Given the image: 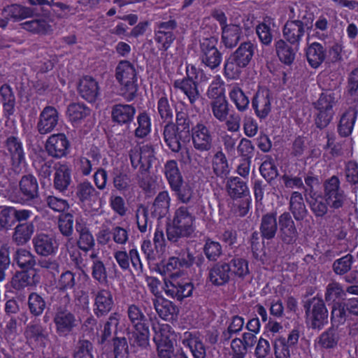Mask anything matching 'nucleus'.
Wrapping results in <instances>:
<instances>
[{"instance_id":"20","label":"nucleus","mask_w":358,"mask_h":358,"mask_svg":"<svg viewBox=\"0 0 358 358\" xmlns=\"http://www.w3.org/2000/svg\"><path fill=\"white\" fill-rule=\"evenodd\" d=\"M53 169V187L59 192H64L71 183V171L66 164L57 163Z\"/></svg>"},{"instance_id":"11","label":"nucleus","mask_w":358,"mask_h":358,"mask_svg":"<svg viewBox=\"0 0 358 358\" xmlns=\"http://www.w3.org/2000/svg\"><path fill=\"white\" fill-rule=\"evenodd\" d=\"M35 252L41 257H52L56 255L59 245L56 238L50 234L40 233L32 239Z\"/></svg>"},{"instance_id":"45","label":"nucleus","mask_w":358,"mask_h":358,"mask_svg":"<svg viewBox=\"0 0 358 358\" xmlns=\"http://www.w3.org/2000/svg\"><path fill=\"white\" fill-rule=\"evenodd\" d=\"M311 212L315 217H323L328 213L329 203L320 194H315L306 198Z\"/></svg>"},{"instance_id":"18","label":"nucleus","mask_w":358,"mask_h":358,"mask_svg":"<svg viewBox=\"0 0 358 358\" xmlns=\"http://www.w3.org/2000/svg\"><path fill=\"white\" fill-rule=\"evenodd\" d=\"M231 277L229 264L224 259L215 263L209 269L208 279L215 286L225 285Z\"/></svg>"},{"instance_id":"22","label":"nucleus","mask_w":358,"mask_h":358,"mask_svg":"<svg viewBox=\"0 0 358 358\" xmlns=\"http://www.w3.org/2000/svg\"><path fill=\"white\" fill-rule=\"evenodd\" d=\"M221 31V43L228 50L236 47L243 37L242 27L237 24H229Z\"/></svg>"},{"instance_id":"16","label":"nucleus","mask_w":358,"mask_h":358,"mask_svg":"<svg viewBox=\"0 0 358 358\" xmlns=\"http://www.w3.org/2000/svg\"><path fill=\"white\" fill-rule=\"evenodd\" d=\"M78 91L79 95L88 101H96L100 94V87L98 81L90 76H85L80 79Z\"/></svg>"},{"instance_id":"4","label":"nucleus","mask_w":358,"mask_h":358,"mask_svg":"<svg viewBox=\"0 0 358 358\" xmlns=\"http://www.w3.org/2000/svg\"><path fill=\"white\" fill-rule=\"evenodd\" d=\"M306 320L313 329L320 330L328 322V310L324 300L314 296L303 301Z\"/></svg>"},{"instance_id":"55","label":"nucleus","mask_w":358,"mask_h":358,"mask_svg":"<svg viewBox=\"0 0 358 358\" xmlns=\"http://www.w3.org/2000/svg\"><path fill=\"white\" fill-rule=\"evenodd\" d=\"M90 109L83 103H72L67 108V115L71 122L78 123L90 115Z\"/></svg>"},{"instance_id":"64","label":"nucleus","mask_w":358,"mask_h":358,"mask_svg":"<svg viewBox=\"0 0 358 358\" xmlns=\"http://www.w3.org/2000/svg\"><path fill=\"white\" fill-rule=\"evenodd\" d=\"M244 68V66L229 55L224 62V75L228 79H238Z\"/></svg>"},{"instance_id":"27","label":"nucleus","mask_w":358,"mask_h":358,"mask_svg":"<svg viewBox=\"0 0 358 358\" xmlns=\"http://www.w3.org/2000/svg\"><path fill=\"white\" fill-rule=\"evenodd\" d=\"M289 210L290 215L299 222L303 221L308 215V211L306 206L301 193L293 192L290 195L289 201Z\"/></svg>"},{"instance_id":"44","label":"nucleus","mask_w":358,"mask_h":358,"mask_svg":"<svg viewBox=\"0 0 358 358\" xmlns=\"http://www.w3.org/2000/svg\"><path fill=\"white\" fill-rule=\"evenodd\" d=\"M226 262H228L230 266V272L232 276H236L243 278L249 273L248 261L243 258L237 256L224 258Z\"/></svg>"},{"instance_id":"17","label":"nucleus","mask_w":358,"mask_h":358,"mask_svg":"<svg viewBox=\"0 0 358 358\" xmlns=\"http://www.w3.org/2000/svg\"><path fill=\"white\" fill-rule=\"evenodd\" d=\"M59 121V113L53 106H46L39 115L37 123V130L41 134L50 133L57 125Z\"/></svg>"},{"instance_id":"49","label":"nucleus","mask_w":358,"mask_h":358,"mask_svg":"<svg viewBox=\"0 0 358 358\" xmlns=\"http://www.w3.org/2000/svg\"><path fill=\"white\" fill-rule=\"evenodd\" d=\"M148 150L150 152L152 160L154 158L153 150L148 145L143 146L141 148H134L130 150L129 152V159L131 165L134 169H136L138 166L140 167L142 164L146 163V159L148 155H149Z\"/></svg>"},{"instance_id":"57","label":"nucleus","mask_w":358,"mask_h":358,"mask_svg":"<svg viewBox=\"0 0 358 358\" xmlns=\"http://www.w3.org/2000/svg\"><path fill=\"white\" fill-rule=\"evenodd\" d=\"M171 189L175 193L177 200L182 203H189L194 199L193 187L184 181L181 182V185H178Z\"/></svg>"},{"instance_id":"37","label":"nucleus","mask_w":358,"mask_h":358,"mask_svg":"<svg viewBox=\"0 0 358 358\" xmlns=\"http://www.w3.org/2000/svg\"><path fill=\"white\" fill-rule=\"evenodd\" d=\"M255 53V45L250 41L243 42L238 48L230 54L234 59L245 67L251 62Z\"/></svg>"},{"instance_id":"39","label":"nucleus","mask_w":358,"mask_h":358,"mask_svg":"<svg viewBox=\"0 0 358 358\" xmlns=\"http://www.w3.org/2000/svg\"><path fill=\"white\" fill-rule=\"evenodd\" d=\"M173 87L180 90L188 97L191 104H194L199 98V93L196 87V84L192 77L188 75L187 78L182 80H176L173 83Z\"/></svg>"},{"instance_id":"9","label":"nucleus","mask_w":358,"mask_h":358,"mask_svg":"<svg viewBox=\"0 0 358 358\" xmlns=\"http://www.w3.org/2000/svg\"><path fill=\"white\" fill-rule=\"evenodd\" d=\"M20 202L23 204L36 203L40 199L39 186L32 174L24 175L19 181Z\"/></svg>"},{"instance_id":"35","label":"nucleus","mask_w":358,"mask_h":358,"mask_svg":"<svg viewBox=\"0 0 358 358\" xmlns=\"http://www.w3.org/2000/svg\"><path fill=\"white\" fill-rule=\"evenodd\" d=\"M76 194L82 203L91 204L97 200L99 193L90 182L85 180L77 185Z\"/></svg>"},{"instance_id":"19","label":"nucleus","mask_w":358,"mask_h":358,"mask_svg":"<svg viewBox=\"0 0 358 358\" xmlns=\"http://www.w3.org/2000/svg\"><path fill=\"white\" fill-rule=\"evenodd\" d=\"M272 97L268 90H259L252 99V106L257 116L264 119L271 112Z\"/></svg>"},{"instance_id":"60","label":"nucleus","mask_w":358,"mask_h":358,"mask_svg":"<svg viewBox=\"0 0 358 358\" xmlns=\"http://www.w3.org/2000/svg\"><path fill=\"white\" fill-rule=\"evenodd\" d=\"M15 259L17 266L22 269H31L36 265V257L29 250L23 248L17 250Z\"/></svg>"},{"instance_id":"48","label":"nucleus","mask_w":358,"mask_h":358,"mask_svg":"<svg viewBox=\"0 0 358 358\" xmlns=\"http://www.w3.org/2000/svg\"><path fill=\"white\" fill-rule=\"evenodd\" d=\"M127 313L129 320L135 329H143V327L148 326L147 317L137 305L129 306Z\"/></svg>"},{"instance_id":"34","label":"nucleus","mask_w":358,"mask_h":358,"mask_svg":"<svg viewBox=\"0 0 358 358\" xmlns=\"http://www.w3.org/2000/svg\"><path fill=\"white\" fill-rule=\"evenodd\" d=\"M213 173L217 178L225 179L230 173L228 160L222 150L217 151L212 158Z\"/></svg>"},{"instance_id":"47","label":"nucleus","mask_w":358,"mask_h":358,"mask_svg":"<svg viewBox=\"0 0 358 358\" xmlns=\"http://www.w3.org/2000/svg\"><path fill=\"white\" fill-rule=\"evenodd\" d=\"M229 96L239 112H245L248 108L250 103L249 97L238 85H234L231 87Z\"/></svg>"},{"instance_id":"36","label":"nucleus","mask_w":358,"mask_h":358,"mask_svg":"<svg viewBox=\"0 0 358 358\" xmlns=\"http://www.w3.org/2000/svg\"><path fill=\"white\" fill-rule=\"evenodd\" d=\"M0 96L5 115H13L15 113L16 100L12 87L8 84L2 85L0 87Z\"/></svg>"},{"instance_id":"23","label":"nucleus","mask_w":358,"mask_h":358,"mask_svg":"<svg viewBox=\"0 0 358 358\" xmlns=\"http://www.w3.org/2000/svg\"><path fill=\"white\" fill-rule=\"evenodd\" d=\"M135 114L136 108L132 105L118 103L112 107V120L120 125L130 124L133 121Z\"/></svg>"},{"instance_id":"30","label":"nucleus","mask_w":358,"mask_h":358,"mask_svg":"<svg viewBox=\"0 0 358 358\" xmlns=\"http://www.w3.org/2000/svg\"><path fill=\"white\" fill-rule=\"evenodd\" d=\"M24 337L29 343H40L45 346V341L48 338V332L40 323L29 324L24 329Z\"/></svg>"},{"instance_id":"7","label":"nucleus","mask_w":358,"mask_h":358,"mask_svg":"<svg viewBox=\"0 0 358 358\" xmlns=\"http://www.w3.org/2000/svg\"><path fill=\"white\" fill-rule=\"evenodd\" d=\"M306 15L301 19H289L283 26L282 35L284 40L287 41L291 45L299 47L306 35V30L310 28L308 24L305 22Z\"/></svg>"},{"instance_id":"10","label":"nucleus","mask_w":358,"mask_h":358,"mask_svg":"<svg viewBox=\"0 0 358 358\" xmlns=\"http://www.w3.org/2000/svg\"><path fill=\"white\" fill-rule=\"evenodd\" d=\"M279 232L278 237L285 245H294L299 238V231L289 212H284L278 217Z\"/></svg>"},{"instance_id":"54","label":"nucleus","mask_w":358,"mask_h":358,"mask_svg":"<svg viewBox=\"0 0 358 358\" xmlns=\"http://www.w3.org/2000/svg\"><path fill=\"white\" fill-rule=\"evenodd\" d=\"M137 77L134 66L127 60L120 61L115 68V78L117 81L132 80Z\"/></svg>"},{"instance_id":"41","label":"nucleus","mask_w":358,"mask_h":358,"mask_svg":"<svg viewBox=\"0 0 358 358\" xmlns=\"http://www.w3.org/2000/svg\"><path fill=\"white\" fill-rule=\"evenodd\" d=\"M306 57L313 68H317L326 57V50L319 43H313L306 50Z\"/></svg>"},{"instance_id":"33","label":"nucleus","mask_w":358,"mask_h":358,"mask_svg":"<svg viewBox=\"0 0 358 358\" xmlns=\"http://www.w3.org/2000/svg\"><path fill=\"white\" fill-rule=\"evenodd\" d=\"M340 340V331L336 327L331 326L319 336L317 342L321 348L331 350L338 346Z\"/></svg>"},{"instance_id":"50","label":"nucleus","mask_w":358,"mask_h":358,"mask_svg":"<svg viewBox=\"0 0 358 358\" xmlns=\"http://www.w3.org/2000/svg\"><path fill=\"white\" fill-rule=\"evenodd\" d=\"M137 81V77L132 80L127 79L118 81L120 84V95L128 102L133 101L138 96L139 87Z\"/></svg>"},{"instance_id":"26","label":"nucleus","mask_w":358,"mask_h":358,"mask_svg":"<svg viewBox=\"0 0 358 358\" xmlns=\"http://www.w3.org/2000/svg\"><path fill=\"white\" fill-rule=\"evenodd\" d=\"M153 341L157 346V355L152 358H171L174 352L172 341L160 330L155 332Z\"/></svg>"},{"instance_id":"53","label":"nucleus","mask_w":358,"mask_h":358,"mask_svg":"<svg viewBox=\"0 0 358 358\" xmlns=\"http://www.w3.org/2000/svg\"><path fill=\"white\" fill-rule=\"evenodd\" d=\"M348 316L350 315L341 301L332 304L330 315L331 327L338 329L340 325L345 324Z\"/></svg>"},{"instance_id":"1","label":"nucleus","mask_w":358,"mask_h":358,"mask_svg":"<svg viewBox=\"0 0 358 358\" xmlns=\"http://www.w3.org/2000/svg\"><path fill=\"white\" fill-rule=\"evenodd\" d=\"M192 127L188 114L183 111L177 112L176 122L171 120L163 127L162 136L166 145L173 152H179L182 144L189 141Z\"/></svg>"},{"instance_id":"25","label":"nucleus","mask_w":358,"mask_h":358,"mask_svg":"<svg viewBox=\"0 0 358 358\" xmlns=\"http://www.w3.org/2000/svg\"><path fill=\"white\" fill-rule=\"evenodd\" d=\"M4 13H6V17H9V20L14 22H19L37 15L34 8L17 3L4 7L2 10V15Z\"/></svg>"},{"instance_id":"2","label":"nucleus","mask_w":358,"mask_h":358,"mask_svg":"<svg viewBox=\"0 0 358 358\" xmlns=\"http://www.w3.org/2000/svg\"><path fill=\"white\" fill-rule=\"evenodd\" d=\"M196 217L191 207L182 206L174 213L172 222L166 227V236L169 241L178 243L180 239L188 238L195 230Z\"/></svg>"},{"instance_id":"13","label":"nucleus","mask_w":358,"mask_h":358,"mask_svg":"<svg viewBox=\"0 0 358 358\" xmlns=\"http://www.w3.org/2000/svg\"><path fill=\"white\" fill-rule=\"evenodd\" d=\"M94 297V313L97 317L107 315L113 309L114 301L113 294L109 289H100L92 292Z\"/></svg>"},{"instance_id":"15","label":"nucleus","mask_w":358,"mask_h":358,"mask_svg":"<svg viewBox=\"0 0 358 358\" xmlns=\"http://www.w3.org/2000/svg\"><path fill=\"white\" fill-rule=\"evenodd\" d=\"M179 339L190 350L194 358H206V349L199 332L186 331L180 335Z\"/></svg>"},{"instance_id":"42","label":"nucleus","mask_w":358,"mask_h":358,"mask_svg":"<svg viewBox=\"0 0 358 358\" xmlns=\"http://www.w3.org/2000/svg\"><path fill=\"white\" fill-rule=\"evenodd\" d=\"M171 198L167 191L160 192L156 196L152 207V214L158 218L162 217L169 212Z\"/></svg>"},{"instance_id":"6","label":"nucleus","mask_w":358,"mask_h":358,"mask_svg":"<svg viewBox=\"0 0 358 358\" xmlns=\"http://www.w3.org/2000/svg\"><path fill=\"white\" fill-rule=\"evenodd\" d=\"M193 148L200 152H208L214 148L215 133L208 122H199L192 128Z\"/></svg>"},{"instance_id":"29","label":"nucleus","mask_w":358,"mask_h":358,"mask_svg":"<svg viewBox=\"0 0 358 358\" xmlns=\"http://www.w3.org/2000/svg\"><path fill=\"white\" fill-rule=\"evenodd\" d=\"M76 230L79 234L78 246L83 251L87 252L94 246V239L86 223L81 218L76 220Z\"/></svg>"},{"instance_id":"21","label":"nucleus","mask_w":358,"mask_h":358,"mask_svg":"<svg viewBox=\"0 0 358 358\" xmlns=\"http://www.w3.org/2000/svg\"><path fill=\"white\" fill-rule=\"evenodd\" d=\"M348 106V110L342 114L337 127L338 133L341 137L351 135L358 114V106Z\"/></svg>"},{"instance_id":"24","label":"nucleus","mask_w":358,"mask_h":358,"mask_svg":"<svg viewBox=\"0 0 358 358\" xmlns=\"http://www.w3.org/2000/svg\"><path fill=\"white\" fill-rule=\"evenodd\" d=\"M154 308L159 316L168 322L176 321L179 310L178 307L171 301L165 299H153Z\"/></svg>"},{"instance_id":"32","label":"nucleus","mask_w":358,"mask_h":358,"mask_svg":"<svg viewBox=\"0 0 358 358\" xmlns=\"http://www.w3.org/2000/svg\"><path fill=\"white\" fill-rule=\"evenodd\" d=\"M34 229L35 227L32 222H25L17 224L12 235L13 242L17 245L26 244L31 239Z\"/></svg>"},{"instance_id":"38","label":"nucleus","mask_w":358,"mask_h":358,"mask_svg":"<svg viewBox=\"0 0 358 358\" xmlns=\"http://www.w3.org/2000/svg\"><path fill=\"white\" fill-rule=\"evenodd\" d=\"M345 99L348 105L358 106V68L352 71L348 77Z\"/></svg>"},{"instance_id":"14","label":"nucleus","mask_w":358,"mask_h":358,"mask_svg":"<svg viewBox=\"0 0 358 358\" xmlns=\"http://www.w3.org/2000/svg\"><path fill=\"white\" fill-rule=\"evenodd\" d=\"M70 143L64 134L51 135L47 140L45 149L49 156L60 159L66 156Z\"/></svg>"},{"instance_id":"52","label":"nucleus","mask_w":358,"mask_h":358,"mask_svg":"<svg viewBox=\"0 0 358 358\" xmlns=\"http://www.w3.org/2000/svg\"><path fill=\"white\" fill-rule=\"evenodd\" d=\"M152 165V156L149 151V155L146 159V163L142 164L139 167L138 173L136 174V178L138 183L143 189L148 191L152 187V178L150 176V169Z\"/></svg>"},{"instance_id":"40","label":"nucleus","mask_w":358,"mask_h":358,"mask_svg":"<svg viewBox=\"0 0 358 358\" xmlns=\"http://www.w3.org/2000/svg\"><path fill=\"white\" fill-rule=\"evenodd\" d=\"M226 187L229 195L233 199L244 198L249 193L246 182L238 177L229 178Z\"/></svg>"},{"instance_id":"63","label":"nucleus","mask_w":358,"mask_h":358,"mask_svg":"<svg viewBox=\"0 0 358 358\" xmlns=\"http://www.w3.org/2000/svg\"><path fill=\"white\" fill-rule=\"evenodd\" d=\"M76 222L71 213H62L58 217V229L60 233L65 237H70L73 234V224Z\"/></svg>"},{"instance_id":"3","label":"nucleus","mask_w":358,"mask_h":358,"mask_svg":"<svg viewBox=\"0 0 358 358\" xmlns=\"http://www.w3.org/2000/svg\"><path fill=\"white\" fill-rule=\"evenodd\" d=\"M55 297L61 299L59 304L54 306L53 322L56 332L59 336H66L77 327L78 320L75 315L68 309L67 305L70 301L69 296L66 294L63 296L54 294L52 300Z\"/></svg>"},{"instance_id":"59","label":"nucleus","mask_w":358,"mask_h":358,"mask_svg":"<svg viewBox=\"0 0 358 358\" xmlns=\"http://www.w3.org/2000/svg\"><path fill=\"white\" fill-rule=\"evenodd\" d=\"M338 99L334 92L327 90L320 94L318 100L314 103L317 110L334 111L333 107L337 103Z\"/></svg>"},{"instance_id":"43","label":"nucleus","mask_w":358,"mask_h":358,"mask_svg":"<svg viewBox=\"0 0 358 358\" xmlns=\"http://www.w3.org/2000/svg\"><path fill=\"white\" fill-rule=\"evenodd\" d=\"M164 171L171 189L178 185H181V182L184 181L178 164L173 159L166 162Z\"/></svg>"},{"instance_id":"31","label":"nucleus","mask_w":358,"mask_h":358,"mask_svg":"<svg viewBox=\"0 0 358 358\" xmlns=\"http://www.w3.org/2000/svg\"><path fill=\"white\" fill-rule=\"evenodd\" d=\"M275 50L280 61L289 65L294 61L299 47L291 45L284 39H278L275 43Z\"/></svg>"},{"instance_id":"56","label":"nucleus","mask_w":358,"mask_h":358,"mask_svg":"<svg viewBox=\"0 0 358 358\" xmlns=\"http://www.w3.org/2000/svg\"><path fill=\"white\" fill-rule=\"evenodd\" d=\"M113 184L114 187L120 192L127 191L131 185L130 176L122 169L118 168L113 169Z\"/></svg>"},{"instance_id":"51","label":"nucleus","mask_w":358,"mask_h":358,"mask_svg":"<svg viewBox=\"0 0 358 358\" xmlns=\"http://www.w3.org/2000/svg\"><path fill=\"white\" fill-rule=\"evenodd\" d=\"M22 29L34 34L45 35L52 31V26L43 19H36L21 23Z\"/></svg>"},{"instance_id":"12","label":"nucleus","mask_w":358,"mask_h":358,"mask_svg":"<svg viewBox=\"0 0 358 358\" xmlns=\"http://www.w3.org/2000/svg\"><path fill=\"white\" fill-rule=\"evenodd\" d=\"M163 289L167 296L181 301L192 295L194 286L189 281L172 278L171 280L165 281Z\"/></svg>"},{"instance_id":"28","label":"nucleus","mask_w":358,"mask_h":358,"mask_svg":"<svg viewBox=\"0 0 358 358\" xmlns=\"http://www.w3.org/2000/svg\"><path fill=\"white\" fill-rule=\"evenodd\" d=\"M276 213H268L262 215L259 226L260 234L262 238L271 240L275 238L278 229Z\"/></svg>"},{"instance_id":"8","label":"nucleus","mask_w":358,"mask_h":358,"mask_svg":"<svg viewBox=\"0 0 358 358\" xmlns=\"http://www.w3.org/2000/svg\"><path fill=\"white\" fill-rule=\"evenodd\" d=\"M323 197L334 209L342 208L346 201V195L341 188V182L336 176L324 180L323 183Z\"/></svg>"},{"instance_id":"58","label":"nucleus","mask_w":358,"mask_h":358,"mask_svg":"<svg viewBox=\"0 0 358 358\" xmlns=\"http://www.w3.org/2000/svg\"><path fill=\"white\" fill-rule=\"evenodd\" d=\"M213 116L220 122L227 120L229 113V105L226 97H220L210 103Z\"/></svg>"},{"instance_id":"46","label":"nucleus","mask_w":358,"mask_h":358,"mask_svg":"<svg viewBox=\"0 0 358 358\" xmlns=\"http://www.w3.org/2000/svg\"><path fill=\"white\" fill-rule=\"evenodd\" d=\"M13 164L19 165L24 160V153L20 141L15 136H10L6 142Z\"/></svg>"},{"instance_id":"61","label":"nucleus","mask_w":358,"mask_h":358,"mask_svg":"<svg viewBox=\"0 0 358 358\" xmlns=\"http://www.w3.org/2000/svg\"><path fill=\"white\" fill-rule=\"evenodd\" d=\"M28 307L31 315L40 316L46 308L44 299L36 292H31L28 296Z\"/></svg>"},{"instance_id":"5","label":"nucleus","mask_w":358,"mask_h":358,"mask_svg":"<svg viewBox=\"0 0 358 358\" xmlns=\"http://www.w3.org/2000/svg\"><path fill=\"white\" fill-rule=\"evenodd\" d=\"M215 36L203 38L199 41V59L202 64L211 70L217 69L222 61V53L217 48Z\"/></svg>"},{"instance_id":"62","label":"nucleus","mask_w":358,"mask_h":358,"mask_svg":"<svg viewBox=\"0 0 358 358\" xmlns=\"http://www.w3.org/2000/svg\"><path fill=\"white\" fill-rule=\"evenodd\" d=\"M345 296V291L343 286L338 282H331L326 287L324 299L327 302H337L339 299Z\"/></svg>"}]
</instances>
